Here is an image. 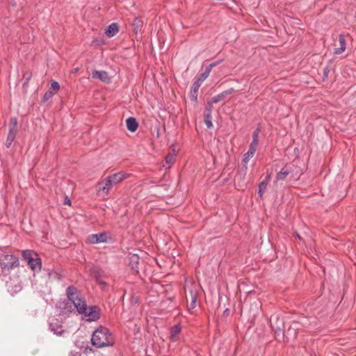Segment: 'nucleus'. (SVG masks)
<instances>
[{
	"instance_id": "nucleus-1",
	"label": "nucleus",
	"mask_w": 356,
	"mask_h": 356,
	"mask_svg": "<svg viewBox=\"0 0 356 356\" xmlns=\"http://www.w3.org/2000/svg\"><path fill=\"white\" fill-rule=\"evenodd\" d=\"M129 174L119 172L102 179L97 186V191L99 196L105 198L111 190L124 179L129 177Z\"/></svg>"
},
{
	"instance_id": "nucleus-2",
	"label": "nucleus",
	"mask_w": 356,
	"mask_h": 356,
	"mask_svg": "<svg viewBox=\"0 0 356 356\" xmlns=\"http://www.w3.org/2000/svg\"><path fill=\"white\" fill-rule=\"evenodd\" d=\"M92 344L97 348L113 346L114 340L110 331L105 327H99L92 334Z\"/></svg>"
},
{
	"instance_id": "nucleus-3",
	"label": "nucleus",
	"mask_w": 356,
	"mask_h": 356,
	"mask_svg": "<svg viewBox=\"0 0 356 356\" xmlns=\"http://www.w3.org/2000/svg\"><path fill=\"white\" fill-rule=\"evenodd\" d=\"M187 308L194 309L197 307V298L200 291V286L193 282L187 281L184 287Z\"/></svg>"
},
{
	"instance_id": "nucleus-4",
	"label": "nucleus",
	"mask_w": 356,
	"mask_h": 356,
	"mask_svg": "<svg viewBox=\"0 0 356 356\" xmlns=\"http://www.w3.org/2000/svg\"><path fill=\"white\" fill-rule=\"evenodd\" d=\"M66 296L76 309V312H86L87 305L85 299L73 286H68L66 289Z\"/></svg>"
},
{
	"instance_id": "nucleus-5",
	"label": "nucleus",
	"mask_w": 356,
	"mask_h": 356,
	"mask_svg": "<svg viewBox=\"0 0 356 356\" xmlns=\"http://www.w3.org/2000/svg\"><path fill=\"white\" fill-rule=\"evenodd\" d=\"M18 265V258L13 254H4L0 258V266L4 275L10 274V271Z\"/></svg>"
},
{
	"instance_id": "nucleus-6",
	"label": "nucleus",
	"mask_w": 356,
	"mask_h": 356,
	"mask_svg": "<svg viewBox=\"0 0 356 356\" xmlns=\"http://www.w3.org/2000/svg\"><path fill=\"white\" fill-rule=\"evenodd\" d=\"M17 133V120L15 118H12L9 122L8 133L5 142V146L6 148H10L11 147L15 140Z\"/></svg>"
},
{
	"instance_id": "nucleus-7",
	"label": "nucleus",
	"mask_w": 356,
	"mask_h": 356,
	"mask_svg": "<svg viewBox=\"0 0 356 356\" xmlns=\"http://www.w3.org/2000/svg\"><path fill=\"white\" fill-rule=\"evenodd\" d=\"M259 131V129L254 131L252 134V141L249 147V149L243 156V161L245 164L248 163L250 159L254 156L256 152L257 146L258 145Z\"/></svg>"
},
{
	"instance_id": "nucleus-8",
	"label": "nucleus",
	"mask_w": 356,
	"mask_h": 356,
	"mask_svg": "<svg viewBox=\"0 0 356 356\" xmlns=\"http://www.w3.org/2000/svg\"><path fill=\"white\" fill-rule=\"evenodd\" d=\"M107 240V235L106 233H99L96 234H91L88 237V242L92 244L104 243Z\"/></svg>"
},
{
	"instance_id": "nucleus-9",
	"label": "nucleus",
	"mask_w": 356,
	"mask_h": 356,
	"mask_svg": "<svg viewBox=\"0 0 356 356\" xmlns=\"http://www.w3.org/2000/svg\"><path fill=\"white\" fill-rule=\"evenodd\" d=\"M92 77L94 79H99L106 83L111 82V77L106 71L95 70L92 74Z\"/></svg>"
},
{
	"instance_id": "nucleus-10",
	"label": "nucleus",
	"mask_w": 356,
	"mask_h": 356,
	"mask_svg": "<svg viewBox=\"0 0 356 356\" xmlns=\"http://www.w3.org/2000/svg\"><path fill=\"white\" fill-rule=\"evenodd\" d=\"M90 275L95 279L99 284L106 286V283L102 280V274L101 270L97 267H92L90 269Z\"/></svg>"
},
{
	"instance_id": "nucleus-11",
	"label": "nucleus",
	"mask_w": 356,
	"mask_h": 356,
	"mask_svg": "<svg viewBox=\"0 0 356 356\" xmlns=\"http://www.w3.org/2000/svg\"><path fill=\"white\" fill-rule=\"evenodd\" d=\"M81 319L86 322L96 321L100 318L99 313H79Z\"/></svg>"
},
{
	"instance_id": "nucleus-12",
	"label": "nucleus",
	"mask_w": 356,
	"mask_h": 356,
	"mask_svg": "<svg viewBox=\"0 0 356 356\" xmlns=\"http://www.w3.org/2000/svg\"><path fill=\"white\" fill-rule=\"evenodd\" d=\"M234 90L233 88H231L227 90H225L222 92L218 94V95L213 97L211 99V102L216 104V103L219 102L220 101L222 100L223 99H225L227 96L232 94L234 92Z\"/></svg>"
},
{
	"instance_id": "nucleus-13",
	"label": "nucleus",
	"mask_w": 356,
	"mask_h": 356,
	"mask_svg": "<svg viewBox=\"0 0 356 356\" xmlns=\"http://www.w3.org/2000/svg\"><path fill=\"white\" fill-rule=\"evenodd\" d=\"M339 47H337L334 49V54L337 55H339L342 54L346 48V42L345 39V35L343 34L339 35Z\"/></svg>"
},
{
	"instance_id": "nucleus-14",
	"label": "nucleus",
	"mask_w": 356,
	"mask_h": 356,
	"mask_svg": "<svg viewBox=\"0 0 356 356\" xmlns=\"http://www.w3.org/2000/svg\"><path fill=\"white\" fill-rule=\"evenodd\" d=\"M28 265L33 271H40L42 266L41 259L37 254H35V258L30 263H28Z\"/></svg>"
},
{
	"instance_id": "nucleus-15",
	"label": "nucleus",
	"mask_w": 356,
	"mask_h": 356,
	"mask_svg": "<svg viewBox=\"0 0 356 356\" xmlns=\"http://www.w3.org/2000/svg\"><path fill=\"white\" fill-rule=\"evenodd\" d=\"M126 125L127 129L131 132L136 131L138 127V123L137 122L136 118L133 117H129L126 120Z\"/></svg>"
},
{
	"instance_id": "nucleus-16",
	"label": "nucleus",
	"mask_w": 356,
	"mask_h": 356,
	"mask_svg": "<svg viewBox=\"0 0 356 356\" xmlns=\"http://www.w3.org/2000/svg\"><path fill=\"white\" fill-rule=\"evenodd\" d=\"M291 172V170L289 169L287 166H284L276 175L275 183L279 181L284 180L286 177Z\"/></svg>"
},
{
	"instance_id": "nucleus-17",
	"label": "nucleus",
	"mask_w": 356,
	"mask_h": 356,
	"mask_svg": "<svg viewBox=\"0 0 356 356\" xmlns=\"http://www.w3.org/2000/svg\"><path fill=\"white\" fill-rule=\"evenodd\" d=\"M119 31V29H118V25L117 23H112L111 24L107 29L106 30V35L109 37V38H111L113 36H114L115 35L117 34V33Z\"/></svg>"
},
{
	"instance_id": "nucleus-18",
	"label": "nucleus",
	"mask_w": 356,
	"mask_h": 356,
	"mask_svg": "<svg viewBox=\"0 0 356 356\" xmlns=\"http://www.w3.org/2000/svg\"><path fill=\"white\" fill-rule=\"evenodd\" d=\"M181 332V326L179 325H175L170 330V339L172 341H175L178 339V336Z\"/></svg>"
},
{
	"instance_id": "nucleus-19",
	"label": "nucleus",
	"mask_w": 356,
	"mask_h": 356,
	"mask_svg": "<svg viewBox=\"0 0 356 356\" xmlns=\"http://www.w3.org/2000/svg\"><path fill=\"white\" fill-rule=\"evenodd\" d=\"M270 178V175H267L265 179L263 181H261L260 183V184L259 185L258 193L261 197H262L264 192L266 190Z\"/></svg>"
},
{
	"instance_id": "nucleus-20",
	"label": "nucleus",
	"mask_w": 356,
	"mask_h": 356,
	"mask_svg": "<svg viewBox=\"0 0 356 356\" xmlns=\"http://www.w3.org/2000/svg\"><path fill=\"white\" fill-rule=\"evenodd\" d=\"M200 86H201V84L200 83V82H197L195 81L191 86V95L192 98H193L194 99H196V98H197V91H198Z\"/></svg>"
},
{
	"instance_id": "nucleus-21",
	"label": "nucleus",
	"mask_w": 356,
	"mask_h": 356,
	"mask_svg": "<svg viewBox=\"0 0 356 356\" xmlns=\"http://www.w3.org/2000/svg\"><path fill=\"white\" fill-rule=\"evenodd\" d=\"M210 72L209 70L206 67L204 72L199 76L196 81L200 82V83L202 84V83L209 76Z\"/></svg>"
},
{
	"instance_id": "nucleus-22",
	"label": "nucleus",
	"mask_w": 356,
	"mask_h": 356,
	"mask_svg": "<svg viewBox=\"0 0 356 356\" xmlns=\"http://www.w3.org/2000/svg\"><path fill=\"white\" fill-rule=\"evenodd\" d=\"M175 161V154H168L165 157V163L168 164V168H170L171 165L174 163Z\"/></svg>"
},
{
	"instance_id": "nucleus-23",
	"label": "nucleus",
	"mask_w": 356,
	"mask_h": 356,
	"mask_svg": "<svg viewBox=\"0 0 356 356\" xmlns=\"http://www.w3.org/2000/svg\"><path fill=\"white\" fill-rule=\"evenodd\" d=\"M22 257L27 263H30L33 259L35 257H33L32 252L29 250H25L22 253Z\"/></svg>"
},
{
	"instance_id": "nucleus-24",
	"label": "nucleus",
	"mask_w": 356,
	"mask_h": 356,
	"mask_svg": "<svg viewBox=\"0 0 356 356\" xmlns=\"http://www.w3.org/2000/svg\"><path fill=\"white\" fill-rule=\"evenodd\" d=\"M53 320H51L49 322V326L52 331L54 332L56 334H60L63 332V328L60 325H54V323L52 322Z\"/></svg>"
},
{
	"instance_id": "nucleus-25",
	"label": "nucleus",
	"mask_w": 356,
	"mask_h": 356,
	"mask_svg": "<svg viewBox=\"0 0 356 356\" xmlns=\"http://www.w3.org/2000/svg\"><path fill=\"white\" fill-rule=\"evenodd\" d=\"M204 122L208 129H211L213 127V123L211 120V115L210 113L205 115L204 116Z\"/></svg>"
},
{
	"instance_id": "nucleus-26",
	"label": "nucleus",
	"mask_w": 356,
	"mask_h": 356,
	"mask_svg": "<svg viewBox=\"0 0 356 356\" xmlns=\"http://www.w3.org/2000/svg\"><path fill=\"white\" fill-rule=\"evenodd\" d=\"M53 96H54V93H53L51 91L48 90V91H47V92L44 93V96H43V98H42V101H43L44 102H47V101H48V100H49V99H50Z\"/></svg>"
},
{
	"instance_id": "nucleus-27",
	"label": "nucleus",
	"mask_w": 356,
	"mask_h": 356,
	"mask_svg": "<svg viewBox=\"0 0 356 356\" xmlns=\"http://www.w3.org/2000/svg\"><path fill=\"white\" fill-rule=\"evenodd\" d=\"M51 88L54 90L58 91L60 89V85L57 81H51Z\"/></svg>"
},
{
	"instance_id": "nucleus-28",
	"label": "nucleus",
	"mask_w": 356,
	"mask_h": 356,
	"mask_svg": "<svg viewBox=\"0 0 356 356\" xmlns=\"http://www.w3.org/2000/svg\"><path fill=\"white\" fill-rule=\"evenodd\" d=\"M93 355V353L90 350H80V355H78V356H92Z\"/></svg>"
},
{
	"instance_id": "nucleus-29",
	"label": "nucleus",
	"mask_w": 356,
	"mask_h": 356,
	"mask_svg": "<svg viewBox=\"0 0 356 356\" xmlns=\"http://www.w3.org/2000/svg\"><path fill=\"white\" fill-rule=\"evenodd\" d=\"M254 307L251 308L250 309H254V310L261 309V305L259 300L254 301Z\"/></svg>"
},
{
	"instance_id": "nucleus-30",
	"label": "nucleus",
	"mask_w": 356,
	"mask_h": 356,
	"mask_svg": "<svg viewBox=\"0 0 356 356\" xmlns=\"http://www.w3.org/2000/svg\"><path fill=\"white\" fill-rule=\"evenodd\" d=\"M220 62H221V60H219V61H217V62H215V63H212L209 66H207V68L209 69V71L211 72L212 68L216 67L219 63H220Z\"/></svg>"
},
{
	"instance_id": "nucleus-31",
	"label": "nucleus",
	"mask_w": 356,
	"mask_h": 356,
	"mask_svg": "<svg viewBox=\"0 0 356 356\" xmlns=\"http://www.w3.org/2000/svg\"><path fill=\"white\" fill-rule=\"evenodd\" d=\"M90 312H99L100 309L97 306H92L89 307Z\"/></svg>"
},
{
	"instance_id": "nucleus-32",
	"label": "nucleus",
	"mask_w": 356,
	"mask_h": 356,
	"mask_svg": "<svg viewBox=\"0 0 356 356\" xmlns=\"http://www.w3.org/2000/svg\"><path fill=\"white\" fill-rule=\"evenodd\" d=\"M80 355V350L79 351H72L69 356H78Z\"/></svg>"
},
{
	"instance_id": "nucleus-33",
	"label": "nucleus",
	"mask_w": 356,
	"mask_h": 356,
	"mask_svg": "<svg viewBox=\"0 0 356 356\" xmlns=\"http://www.w3.org/2000/svg\"><path fill=\"white\" fill-rule=\"evenodd\" d=\"M31 76V73H26L24 75V78H26L27 81H29L30 79Z\"/></svg>"
},
{
	"instance_id": "nucleus-34",
	"label": "nucleus",
	"mask_w": 356,
	"mask_h": 356,
	"mask_svg": "<svg viewBox=\"0 0 356 356\" xmlns=\"http://www.w3.org/2000/svg\"><path fill=\"white\" fill-rule=\"evenodd\" d=\"M70 204H71L70 200L68 197H66L65 201H64V204H65V205H70Z\"/></svg>"
},
{
	"instance_id": "nucleus-35",
	"label": "nucleus",
	"mask_w": 356,
	"mask_h": 356,
	"mask_svg": "<svg viewBox=\"0 0 356 356\" xmlns=\"http://www.w3.org/2000/svg\"><path fill=\"white\" fill-rule=\"evenodd\" d=\"M134 259H138V257H136V256L134 255V256L132 257V260L134 261Z\"/></svg>"
}]
</instances>
